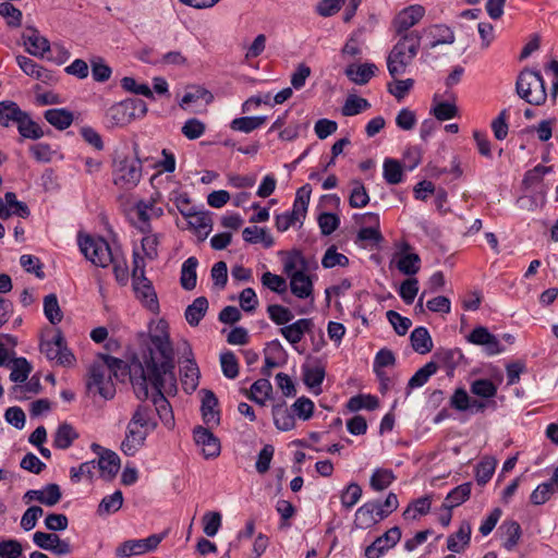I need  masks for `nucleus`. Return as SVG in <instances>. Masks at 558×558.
Here are the masks:
<instances>
[{"label":"nucleus","mask_w":558,"mask_h":558,"mask_svg":"<svg viewBox=\"0 0 558 558\" xmlns=\"http://www.w3.org/2000/svg\"><path fill=\"white\" fill-rule=\"evenodd\" d=\"M140 353L133 354L130 363L113 357L106 353H99L109 371V375L117 380L124 381L126 377L133 386L137 399L145 401L149 397L147 378L150 371H160V365L167 363L174 353L167 332L159 335H141Z\"/></svg>","instance_id":"obj_1"},{"label":"nucleus","mask_w":558,"mask_h":558,"mask_svg":"<svg viewBox=\"0 0 558 558\" xmlns=\"http://www.w3.org/2000/svg\"><path fill=\"white\" fill-rule=\"evenodd\" d=\"M174 355L168 360L167 363L160 365V371H150V375L147 377L149 379L148 387L153 388L151 393V405L154 409V414L156 413L161 422L166 426H172L174 423L171 405L169 401L166 399L163 391L167 390V386L170 389L177 387V379L174 375Z\"/></svg>","instance_id":"obj_2"},{"label":"nucleus","mask_w":558,"mask_h":558,"mask_svg":"<svg viewBox=\"0 0 558 558\" xmlns=\"http://www.w3.org/2000/svg\"><path fill=\"white\" fill-rule=\"evenodd\" d=\"M396 35L399 39L387 58L388 72L392 77H397L405 73L407 68L416 57L422 41V34L418 31H412L409 34Z\"/></svg>","instance_id":"obj_3"},{"label":"nucleus","mask_w":558,"mask_h":558,"mask_svg":"<svg viewBox=\"0 0 558 558\" xmlns=\"http://www.w3.org/2000/svg\"><path fill=\"white\" fill-rule=\"evenodd\" d=\"M518 96L533 106L545 104L547 98L545 82L541 72L523 69L515 82Z\"/></svg>","instance_id":"obj_4"},{"label":"nucleus","mask_w":558,"mask_h":558,"mask_svg":"<svg viewBox=\"0 0 558 558\" xmlns=\"http://www.w3.org/2000/svg\"><path fill=\"white\" fill-rule=\"evenodd\" d=\"M113 184L122 190L135 187L142 178V162L138 158L123 157L114 160Z\"/></svg>","instance_id":"obj_5"},{"label":"nucleus","mask_w":558,"mask_h":558,"mask_svg":"<svg viewBox=\"0 0 558 558\" xmlns=\"http://www.w3.org/2000/svg\"><path fill=\"white\" fill-rule=\"evenodd\" d=\"M89 378L86 387L89 391L96 389L97 393L106 400H110L116 395V387L112 383V377L109 375L107 365L97 354L95 361L90 364L88 369Z\"/></svg>","instance_id":"obj_6"},{"label":"nucleus","mask_w":558,"mask_h":558,"mask_svg":"<svg viewBox=\"0 0 558 558\" xmlns=\"http://www.w3.org/2000/svg\"><path fill=\"white\" fill-rule=\"evenodd\" d=\"M78 244L82 253L94 265L107 267L112 263L110 245L104 238L80 236Z\"/></svg>","instance_id":"obj_7"},{"label":"nucleus","mask_w":558,"mask_h":558,"mask_svg":"<svg viewBox=\"0 0 558 558\" xmlns=\"http://www.w3.org/2000/svg\"><path fill=\"white\" fill-rule=\"evenodd\" d=\"M40 352L50 361H57L59 365L70 366L75 357L66 348L61 330H58L51 340H44L40 343Z\"/></svg>","instance_id":"obj_8"},{"label":"nucleus","mask_w":558,"mask_h":558,"mask_svg":"<svg viewBox=\"0 0 558 558\" xmlns=\"http://www.w3.org/2000/svg\"><path fill=\"white\" fill-rule=\"evenodd\" d=\"M425 8L421 4H412L402 9L392 20V28L396 34H409L411 28L420 23L425 15Z\"/></svg>","instance_id":"obj_9"},{"label":"nucleus","mask_w":558,"mask_h":558,"mask_svg":"<svg viewBox=\"0 0 558 558\" xmlns=\"http://www.w3.org/2000/svg\"><path fill=\"white\" fill-rule=\"evenodd\" d=\"M466 340L472 344L484 347V350L488 355H496L505 350L498 338L489 332V330L484 326L475 327L468 335Z\"/></svg>","instance_id":"obj_10"},{"label":"nucleus","mask_w":558,"mask_h":558,"mask_svg":"<svg viewBox=\"0 0 558 558\" xmlns=\"http://www.w3.org/2000/svg\"><path fill=\"white\" fill-rule=\"evenodd\" d=\"M400 538V527L393 526L365 548V556L367 558H379L386 550L397 545Z\"/></svg>","instance_id":"obj_11"},{"label":"nucleus","mask_w":558,"mask_h":558,"mask_svg":"<svg viewBox=\"0 0 558 558\" xmlns=\"http://www.w3.org/2000/svg\"><path fill=\"white\" fill-rule=\"evenodd\" d=\"M150 430L136 425L132 427L129 422L125 437L121 442V450L125 456L133 457L144 445Z\"/></svg>","instance_id":"obj_12"},{"label":"nucleus","mask_w":558,"mask_h":558,"mask_svg":"<svg viewBox=\"0 0 558 558\" xmlns=\"http://www.w3.org/2000/svg\"><path fill=\"white\" fill-rule=\"evenodd\" d=\"M421 34L422 36L425 35L428 39V43L426 44V48L428 50L440 45H451L456 39L453 31L444 24H434L425 27L422 29Z\"/></svg>","instance_id":"obj_13"},{"label":"nucleus","mask_w":558,"mask_h":558,"mask_svg":"<svg viewBox=\"0 0 558 558\" xmlns=\"http://www.w3.org/2000/svg\"><path fill=\"white\" fill-rule=\"evenodd\" d=\"M194 439L198 446H202L203 454L206 459L217 458L220 454V440L203 426L194 428Z\"/></svg>","instance_id":"obj_14"},{"label":"nucleus","mask_w":558,"mask_h":558,"mask_svg":"<svg viewBox=\"0 0 558 558\" xmlns=\"http://www.w3.org/2000/svg\"><path fill=\"white\" fill-rule=\"evenodd\" d=\"M378 513V506L375 501H367L364 505H362L355 512L354 518V525L356 529L366 530L384 518H379Z\"/></svg>","instance_id":"obj_15"},{"label":"nucleus","mask_w":558,"mask_h":558,"mask_svg":"<svg viewBox=\"0 0 558 558\" xmlns=\"http://www.w3.org/2000/svg\"><path fill=\"white\" fill-rule=\"evenodd\" d=\"M16 63L26 75L35 80H38L45 84H51L54 82V77L51 71L43 68L28 57L17 56Z\"/></svg>","instance_id":"obj_16"},{"label":"nucleus","mask_w":558,"mask_h":558,"mask_svg":"<svg viewBox=\"0 0 558 558\" xmlns=\"http://www.w3.org/2000/svg\"><path fill=\"white\" fill-rule=\"evenodd\" d=\"M314 323L311 318H301L280 328V333L291 344L299 343L305 333L312 331Z\"/></svg>","instance_id":"obj_17"},{"label":"nucleus","mask_w":558,"mask_h":558,"mask_svg":"<svg viewBox=\"0 0 558 558\" xmlns=\"http://www.w3.org/2000/svg\"><path fill=\"white\" fill-rule=\"evenodd\" d=\"M22 38L25 46H27V52L35 57H44L50 50L49 40L41 36L36 28L27 27Z\"/></svg>","instance_id":"obj_18"},{"label":"nucleus","mask_w":558,"mask_h":558,"mask_svg":"<svg viewBox=\"0 0 558 558\" xmlns=\"http://www.w3.org/2000/svg\"><path fill=\"white\" fill-rule=\"evenodd\" d=\"M499 532L502 538V547L507 551L514 550L522 536L520 524L514 520H505L499 526Z\"/></svg>","instance_id":"obj_19"},{"label":"nucleus","mask_w":558,"mask_h":558,"mask_svg":"<svg viewBox=\"0 0 558 558\" xmlns=\"http://www.w3.org/2000/svg\"><path fill=\"white\" fill-rule=\"evenodd\" d=\"M133 290L136 298L153 313L158 312L159 303L157 294L149 279H144L136 284H133Z\"/></svg>","instance_id":"obj_20"},{"label":"nucleus","mask_w":558,"mask_h":558,"mask_svg":"<svg viewBox=\"0 0 558 558\" xmlns=\"http://www.w3.org/2000/svg\"><path fill=\"white\" fill-rule=\"evenodd\" d=\"M130 423H132V427H136V425H138L148 430H154L157 427V421L154 415L153 405L145 402L138 404L130 420Z\"/></svg>","instance_id":"obj_21"},{"label":"nucleus","mask_w":558,"mask_h":558,"mask_svg":"<svg viewBox=\"0 0 558 558\" xmlns=\"http://www.w3.org/2000/svg\"><path fill=\"white\" fill-rule=\"evenodd\" d=\"M202 392L204 393V396L202 399L201 411L204 422L207 425L219 424L220 416L219 411L216 410V408L218 407V399L216 395L208 389H203Z\"/></svg>","instance_id":"obj_22"},{"label":"nucleus","mask_w":558,"mask_h":558,"mask_svg":"<svg viewBox=\"0 0 558 558\" xmlns=\"http://www.w3.org/2000/svg\"><path fill=\"white\" fill-rule=\"evenodd\" d=\"M181 383L186 393L196 390L199 384V368L194 359L187 357L186 364L180 369Z\"/></svg>","instance_id":"obj_23"},{"label":"nucleus","mask_w":558,"mask_h":558,"mask_svg":"<svg viewBox=\"0 0 558 558\" xmlns=\"http://www.w3.org/2000/svg\"><path fill=\"white\" fill-rule=\"evenodd\" d=\"M186 219L189 227L199 235L202 241L211 232L213 219L209 213L196 210L191 216H187Z\"/></svg>","instance_id":"obj_24"},{"label":"nucleus","mask_w":558,"mask_h":558,"mask_svg":"<svg viewBox=\"0 0 558 558\" xmlns=\"http://www.w3.org/2000/svg\"><path fill=\"white\" fill-rule=\"evenodd\" d=\"M376 70L377 68L373 63L350 64L347 66L344 74L351 82L365 85L375 75Z\"/></svg>","instance_id":"obj_25"},{"label":"nucleus","mask_w":558,"mask_h":558,"mask_svg":"<svg viewBox=\"0 0 558 558\" xmlns=\"http://www.w3.org/2000/svg\"><path fill=\"white\" fill-rule=\"evenodd\" d=\"M290 278V289L293 295L299 299H306L313 293V282L302 270L294 271Z\"/></svg>","instance_id":"obj_26"},{"label":"nucleus","mask_w":558,"mask_h":558,"mask_svg":"<svg viewBox=\"0 0 558 558\" xmlns=\"http://www.w3.org/2000/svg\"><path fill=\"white\" fill-rule=\"evenodd\" d=\"M121 460L119 456L112 450L104 451L98 459V468L101 471V476L111 481L120 470Z\"/></svg>","instance_id":"obj_27"},{"label":"nucleus","mask_w":558,"mask_h":558,"mask_svg":"<svg viewBox=\"0 0 558 558\" xmlns=\"http://www.w3.org/2000/svg\"><path fill=\"white\" fill-rule=\"evenodd\" d=\"M434 356L439 363L438 367H444L447 372V375H452L456 367L463 359L461 350L457 348L437 350Z\"/></svg>","instance_id":"obj_28"},{"label":"nucleus","mask_w":558,"mask_h":558,"mask_svg":"<svg viewBox=\"0 0 558 558\" xmlns=\"http://www.w3.org/2000/svg\"><path fill=\"white\" fill-rule=\"evenodd\" d=\"M471 524L463 521L459 530L451 534L447 539V548L452 553H461L471 539Z\"/></svg>","instance_id":"obj_29"},{"label":"nucleus","mask_w":558,"mask_h":558,"mask_svg":"<svg viewBox=\"0 0 558 558\" xmlns=\"http://www.w3.org/2000/svg\"><path fill=\"white\" fill-rule=\"evenodd\" d=\"M106 119L111 126L126 125L134 120L133 111H129L124 101L112 105L106 112Z\"/></svg>","instance_id":"obj_30"},{"label":"nucleus","mask_w":558,"mask_h":558,"mask_svg":"<svg viewBox=\"0 0 558 558\" xmlns=\"http://www.w3.org/2000/svg\"><path fill=\"white\" fill-rule=\"evenodd\" d=\"M472 484L470 482L463 483L448 493L441 509H453L465 502L471 495Z\"/></svg>","instance_id":"obj_31"},{"label":"nucleus","mask_w":558,"mask_h":558,"mask_svg":"<svg viewBox=\"0 0 558 558\" xmlns=\"http://www.w3.org/2000/svg\"><path fill=\"white\" fill-rule=\"evenodd\" d=\"M208 310V300L205 296L196 298L190 304L184 313L185 319L190 326H198Z\"/></svg>","instance_id":"obj_32"},{"label":"nucleus","mask_w":558,"mask_h":558,"mask_svg":"<svg viewBox=\"0 0 558 558\" xmlns=\"http://www.w3.org/2000/svg\"><path fill=\"white\" fill-rule=\"evenodd\" d=\"M413 350L420 354H426L433 349L432 337L425 327H416L410 336Z\"/></svg>","instance_id":"obj_33"},{"label":"nucleus","mask_w":558,"mask_h":558,"mask_svg":"<svg viewBox=\"0 0 558 558\" xmlns=\"http://www.w3.org/2000/svg\"><path fill=\"white\" fill-rule=\"evenodd\" d=\"M303 381L316 395L322 392L320 386L325 378V369L322 366L303 365Z\"/></svg>","instance_id":"obj_34"},{"label":"nucleus","mask_w":558,"mask_h":558,"mask_svg":"<svg viewBox=\"0 0 558 558\" xmlns=\"http://www.w3.org/2000/svg\"><path fill=\"white\" fill-rule=\"evenodd\" d=\"M243 240L251 244L263 243L266 248H270L275 244V240L271 234L264 228L246 227L242 231Z\"/></svg>","instance_id":"obj_35"},{"label":"nucleus","mask_w":558,"mask_h":558,"mask_svg":"<svg viewBox=\"0 0 558 558\" xmlns=\"http://www.w3.org/2000/svg\"><path fill=\"white\" fill-rule=\"evenodd\" d=\"M78 438V434L72 425L63 423L59 425L53 436V446L58 449L65 450L70 448L75 439Z\"/></svg>","instance_id":"obj_36"},{"label":"nucleus","mask_w":558,"mask_h":558,"mask_svg":"<svg viewBox=\"0 0 558 558\" xmlns=\"http://www.w3.org/2000/svg\"><path fill=\"white\" fill-rule=\"evenodd\" d=\"M198 260L196 257H189L181 268L180 283L184 290L191 291L196 287V268Z\"/></svg>","instance_id":"obj_37"},{"label":"nucleus","mask_w":558,"mask_h":558,"mask_svg":"<svg viewBox=\"0 0 558 558\" xmlns=\"http://www.w3.org/2000/svg\"><path fill=\"white\" fill-rule=\"evenodd\" d=\"M45 119L56 129L65 130L73 122V113L66 109H48L44 114Z\"/></svg>","instance_id":"obj_38"},{"label":"nucleus","mask_w":558,"mask_h":558,"mask_svg":"<svg viewBox=\"0 0 558 558\" xmlns=\"http://www.w3.org/2000/svg\"><path fill=\"white\" fill-rule=\"evenodd\" d=\"M272 417L276 427L279 430L288 432L294 428L295 420L288 409L282 404H275L272 407Z\"/></svg>","instance_id":"obj_39"},{"label":"nucleus","mask_w":558,"mask_h":558,"mask_svg":"<svg viewBox=\"0 0 558 558\" xmlns=\"http://www.w3.org/2000/svg\"><path fill=\"white\" fill-rule=\"evenodd\" d=\"M25 111L21 110L14 101L0 102V124L9 126L11 122L19 124Z\"/></svg>","instance_id":"obj_40"},{"label":"nucleus","mask_w":558,"mask_h":558,"mask_svg":"<svg viewBox=\"0 0 558 558\" xmlns=\"http://www.w3.org/2000/svg\"><path fill=\"white\" fill-rule=\"evenodd\" d=\"M204 100L206 105L214 100L213 94L206 88L199 85H193L187 88L184 96L181 99L180 106L184 108L186 105Z\"/></svg>","instance_id":"obj_41"},{"label":"nucleus","mask_w":558,"mask_h":558,"mask_svg":"<svg viewBox=\"0 0 558 558\" xmlns=\"http://www.w3.org/2000/svg\"><path fill=\"white\" fill-rule=\"evenodd\" d=\"M17 130L22 137L31 140H39L45 134L38 123L33 121L27 112L19 121Z\"/></svg>","instance_id":"obj_42"},{"label":"nucleus","mask_w":558,"mask_h":558,"mask_svg":"<svg viewBox=\"0 0 558 558\" xmlns=\"http://www.w3.org/2000/svg\"><path fill=\"white\" fill-rule=\"evenodd\" d=\"M167 532L151 534L147 538L131 539L135 556L155 550L166 537Z\"/></svg>","instance_id":"obj_43"},{"label":"nucleus","mask_w":558,"mask_h":558,"mask_svg":"<svg viewBox=\"0 0 558 558\" xmlns=\"http://www.w3.org/2000/svg\"><path fill=\"white\" fill-rule=\"evenodd\" d=\"M384 179L388 184H399L403 179V168L399 160L386 158L384 161Z\"/></svg>","instance_id":"obj_44"},{"label":"nucleus","mask_w":558,"mask_h":558,"mask_svg":"<svg viewBox=\"0 0 558 558\" xmlns=\"http://www.w3.org/2000/svg\"><path fill=\"white\" fill-rule=\"evenodd\" d=\"M369 108L371 104L367 99L356 95H349L341 108V113L344 117H353Z\"/></svg>","instance_id":"obj_45"},{"label":"nucleus","mask_w":558,"mask_h":558,"mask_svg":"<svg viewBox=\"0 0 558 558\" xmlns=\"http://www.w3.org/2000/svg\"><path fill=\"white\" fill-rule=\"evenodd\" d=\"M41 390L39 377L34 375L27 383L12 387L11 393L16 400L28 399L29 395H36Z\"/></svg>","instance_id":"obj_46"},{"label":"nucleus","mask_w":558,"mask_h":558,"mask_svg":"<svg viewBox=\"0 0 558 558\" xmlns=\"http://www.w3.org/2000/svg\"><path fill=\"white\" fill-rule=\"evenodd\" d=\"M438 369V363L430 361L426 363L423 367L417 369L415 374L410 378L408 383V388H418L425 385L429 377L434 375Z\"/></svg>","instance_id":"obj_47"},{"label":"nucleus","mask_w":558,"mask_h":558,"mask_svg":"<svg viewBox=\"0 0 558 558\" xmlns=\"http://www.w3.org/2000/svg\"><path fill=\"white\" fill-rule=\"evenodd\" d=\"M44 313L46 318L52 324L57 325L61 323L63 318L62 311L60 308L58 298L56 294L51 293L45 296L44 299Z\"/></svg>","instance_id":"obj_48"},{"label":"nucleus","mask_w":558,"mask_h":558,"mask_svg":"<svg viewBox=\"0 0 558 558\" xmlns=\"http://www.w3.org/2000/svg\"><path fill=\"white\" fill-rule=\"evenodd\" d=\"M421 258L415 253H404L397 262V268L400 272L407 276H414L418 272Z\"/></svg>","instance_id":"obj_49"},{"label":"nucleus","mask_w":558,"mask_h":558,"mask_svg":"<svg viewBox=\"0 0 558 558\" xmlns=\"http://www.w3.org/2000/svg\"><path fill=\"white\" fill-rule=\"evenodd\" d=\"M266 117H242L232 120L230 128L233 131L251 133L266 122Z\"/></svg>","instance_id":"obj_50"},{"label":"nucleus","mask_w":558,"mask_h":558,"mask_svg":"<svg viewBox=\"0 0 558 558\" xmlns=\"http://www.w3.org/2000/svg\"><path fill=\"white\" fill-rule=\"evenodd\" d=\"M352 191L349 197V204L352 208H363L369 202V196L364 184L360 180L351 181Z\"/></svg>","instance_id":"obj_51"},{"label":"nucleus","mask_w":558,"mask_h":558,"mask_svg":"<svg viewBox=\"0 0 558 558\" xmlns=\"http://www.w3.org/2000/svg\"><path fill=\"white\" fill-rule=\"evenodd\" d=\"M308 263L301 251H293L289 254L283 264V270L288 277L292 276L294 271L302 270L306 272Z\"/></svg>","instance_id":"obj_52"},{"label":"nucleus","mask_w":558,"mask_h":558,"mask_svg":"<svg viewBox=\"0 0 558 558\" xmlns=\"http://www.w3.org/2000/svg\"><path fill=\"white\" fill-rule=\"evenodd\" d=\"M123 505V495L121 490H116L113 494L102 498L98 506V513L110 514L117 512Z\"/></svg>","instance_id":"obj_53"},{"label":"nucleus","mask_w":558,"mask_h":558,"mask_svg":"<svg viewBox=\"0 0 558 558\" xmlns=\"http://www.w3.org/2000/svg\"><path fill=\"white\" fill-rule=\"evenodd\" d=\"M395 481L391 470L376 469L371 476L369 485L376 492L386 489Z\"/></svg>","instance_id":"obj_54"},{"label":"nucleus","mask_w":558,"mask_h":558,"mask_svg":"<svg viewBox=\"0 0 558 558\" xmlns=\"http://www.w3.org/2000/svg\"><path fill=\"white\" fill-rule=\"evenodd\" d=\"M470 390L473 395L485 399L494 398L497 395V386L486 378L474 380Z\"/></svg>","instance_id":"obj_55"},{"label":"nucleus","mask_w":558,"mask_h":558,"mask_svg":"<svg viewBox=\"0 0 558 558\" xmlns=\"http://www.w3.org/2000/svg\"><path fill=\"white\" fill-rule=\"evenodd\" d=\"M269 318L279 326H286L289 322L294 318L293 313L288 308L279 304H271L267 307Z\"/></svg>","instance_id":"obj_56"},{"label":"nucleus","mask_w":558,"mask_h":558,"mask_svg":"<svg viewBox=\"0 0 558 558\" xmlns=\"http://www.w3.org/2000/svg\"><path fill=\"white\" fill-rule=\"evenodd\" d=\"M558 489L548 481L539 484L531 494V502L535 506L544 505Z\"/></svg>","instance_id":"obj_57"},{"label":"nucleus","mask_w":558,"mask_h":558,"mask_svg":"<svg viewBox=\"0 0 558 558\" xmlns=\"http://www.w3.org/2000/svg\"><path fill=\"white\" fill-rule=\"evenodd\" d=\"M494 458H484L476 466L475 477L478 485H485L493 476L496 469Z\"/></svg>","instance_id":"obj_58"},{"label":"nucleus","mask_w":558,"mask_h":558,"mask_svg":"<svg viewBox=\"0 0 558 558\" xmlns=\"http://www.w3.org/2000/svg\"><path fill=\"white\" fill-rule=\"evenodd\" d=\"M32 371L31 364L25 357H17L13 361L10 379L14 383L23 384Z\"/></svg>","instance_id":"obj_59"},{"label":"nucleus","mask_w":558,"mask_h":558,"mask_svg":"<svg viewBox=\"0 0 558 558\" xmlns=\"http://www.w3.org/2000/svg\"><path fill=\"white\" fill-rule=\"evenodd\" d=\"M220 364L222 374L229 378L234 379L239 375V364L236 356L233 352L227 351L220 354Z\"/></svg>","instance_id":"obj_60"},{"label":"nucleus","mask_w":558,"mask_h":558,"mask_svg":"<svg viewBox=\"0 0 558 558\" xmlns=\"http://www.w3.org/2000/svg\"><path fill=\"white\" fill-rule=\"evenodd\" d=\"M348 409L352 412L367 409V410H375L378 407V399L377 397L367 395H359L350 398L347 404Z\"/></svg>","instance_id":"obj_61"},{"label":"nucleus","mask_w":558,"mask_h":558,"mask_svg":"<svg viewBox=\"0 0 558 558\" xmlns=\"http://www.w3.org/2000/svg\"><path fill=\"white\" fill-rule=\"evenodd\" d=\"M0 15L7 20L10 27H19L22 23V12L12 3L5 1L0 3Z\"/></svg>","instance_id":"obj_62"},{"label":"nucleus","mask_w":558,"mask_h":558,"mask_svg":"<svg viewBox=\"0 0 558 558\" xmlns=\"http://www.w3.org/2000/svg\"><path fill=\"white\" fill-rule=\"evenodd\" d=\"M262 283L264 287L268 288L269 290L278 294L284 293L288 289L286 279L270 271H266L263 274Z\"/></svg>","instance_id":"obj_63"},{"label":"nucleus","mask_w":558,"mask_h":558,"mask_svg":"<svg viewBox=\"0 0 558 558\" xmlns=\"http://www.w3.org/2000/svg\"><path fill=\"white\" fill-rule=\"evenodd\" d=\"M458 112L457 106L448 101L437 102L432 109V113L438 121L453 119L458 116Z\"/></svg>","instance_id":"obj_64"}]
</instances>
